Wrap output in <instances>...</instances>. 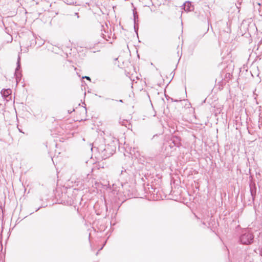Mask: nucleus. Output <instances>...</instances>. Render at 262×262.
Returning <instances> with one entry per match:
<instances>
[{"instance_id": "28", "label": "nucleus", "mask_w": 262, "mask_h": 262, "mask_svg": "<svg viewBox=\"0 0 262 262\" xmlns=\"http://www.w3.org/2000/svg\"><path fill=\"white\" fill-rule=\"evenodd\" d=\"M110 98H105V100H110Z\"/></svg>"}, {"instance_id": "23", "label": "nucleus", "mask_w": 262, "mask_h": 262, "mask_svg": "<svg viewBox=\"0 0 262 262\" xmlns=\"http://www.w3.org/2000/svg\"><path fill=\"white\" fill-rule=\"evenodd\" d=\"M73 111H74V109L73 110V111H68L69 114H71Z\"/></svg>"}, {"instance_id": "32", "label": "nucleus", "mask_w": 262, "mask_h": 262, "mask_svg": "<svg viewBox=\"0 0 262 262\" xmlns=\"http://www.w3.org/2000/svg\"><path fill=\"white\" fill-rule=\"evenodd\" d=\"M210 26H211V29H212V26H211V25H210Z\"/></svg>"}, {"instance_id": "4", "label": "nucleus", "mask_w": 262, "mask_h": 262, "mask_svg": "<svg viewBox=\"0 0 262 262\" xmlns=\"http://www.w3.org/2000/svg\"><path fill=\"white\" fill-rule=\"evenodd\" d=\"M182 9L186 12H191L193 11L194 6L191 2L186 1L182 5Z\"/></svg>"}, {"instance_id": "13", "label": "nucleus", "mask_w": 262, "mask_h": 262, "mask_svg": "<svg viewBox=\"0 0 262 262\" xmlns=\"http://www.w3.org/2000/svg\"><path fill=\"white\" fill-rule=\"evenodd\" d=\"M16 64H17L16 68H17V69H21L20 58L19 56H18V57Z\"/></svg>"}, {"instance_id": "15", "label": "nucleus", "mask_w": 262, "mask_h": 262, "mask_svg": "<svg viewBox=\"0 0 262 262\" xmlns=\"http://www.w3.org/2000/svg\"><path fill=\"white\" fill-rule=\"evenodd\" d=\"M145 159L146 160V162H147V163L149 162L150 161H156L155 158L148 157V158H145Z\"/></svg>"}, {"instance_id": "12", "label": "nucleus", "mask_w": 262, "mask_h": 262, "mask_svg": "<svg viewBox=\"0 0 262 262\" xmlns=\"http://www.w3.org/2000/svg\"><path fill=\"white\" fill-rule=\"evenodd\" d=\"M134 30L136 33L138 35V32L139 30V24L138 23H134Z\"/></svg>"}, {"instance_id": "14", "label": "nucleus", "mask_w": 262, "mask_h": 262, "mask_svg": "<svg viewBox=\"0 0 262 262\" xmlns=\"http://www.w3.org/2000/svg\"><path fill=\"white\" fill-rule=\"evenodd\" d=\"M207 23H208V26H209V18H207ZM209 30V27H208V28L207 29L206 31L203 33V34L201 35L200 36V38H201L202 37H203L205 34H206L207 33V32Z\"/></svg>"}, {"instance_id": "8", "label": "nucleus", "mask_w": 262, "mask_h": 262, "mask_svg": "<svg viewBox=\"0 0 262 262\" xmlns=\"http://www.w3.org/2000/svg\"><path fill=\"white\" fill-rule=\"evenodd\" d=\"M145 190L149 193H152L154 192L155 191L156 188H154L152 186V184L149 185V183L147 184L146 186H145L144 187Z\"/></svg>"}, {"instance_id": "31", "label": "nucleus", "mask_w": 262, "mask_h": 262, "mask_svg": "<svg viewBox=\"0 0 262 262\" xmlns=\"http://www.w3.org/2000/svg\"><path fill=\"white\" fill-rule=\"evenodd\" d=\"M19 131L20 132H21V129H19Z\"/></svg>"}, {"instance_id": "10", "label": "nucleus", "mask_w": 262, "mask_h": 262, "mask_svg": "<svg viewBox=\"0 0 262 262\" xmlns=\"http://www.w3.org/2000/svg\"><path fill=\"white\" fill-rule=\"evenodd\" d=\"M134 23H138V16L136 11L133 12Z\"/></svg>"}, {"instance_id": "3", "label": "nucleus", "mask_w": 262, "mask_h": 262, "mask_svg": "<svg viewBox=\"0 0 262 262\" xmlns=\"http://www.w3.org/2000/svg\"><path fill=\"white\" fill-rule=\"evenodd\" d=\"M169 140L170 141H171V143H172L173 146L180 147L182 145L181 138L179 136L172 135Z\"/></svg>"}, {"instance_id": "2", "label": "nucleus", "mask_w": 262, "mask_h": 262, "mask_svg": "<svg viewBox=\"0 0 262 262\" xmlns=\"http://www.w3.org/2000/svg\"><path fill=\"white\" fill-rule=\"evenodd\" d=\"M254 236L250 229H245L243 231L240 237V241L243 244L249 245L253 242Z\"/></svg>"}, {"instance_id": "24", "label": "nucleus", "mask_w": 262, "mask_h": 262, "mask_svg": "<svg viewBox=\"0 0 262 262\" xmlns=\"http://www.w3.org/2000/svg\"><path fill=\"white\" fill-rule=\"evenodd\" d=\"M260 254L262 256V248L260 249Z\"/></svg>"}, {"instance_id": "6", "label": "nucleus", "mask_w": 262, "mask_h": 262, "mask_svg": "<svg viewBox=\"0 0 262 262\" xmlns=\"http://www.w3.org/2000/svg\"><path fill=\"white\" fill-rule=\"evenodd\" d=\"M249 187H250L251 195L252 196V200L253 201L254 196L256 195V192L255 183L254 181H250V183L249 184Z\"/></svg>"}, {"instance_id": "26", "label": "nucleus", "mask_w": 262, "mask_h": 262, "mask_svg": "<svg viewBox=\"0 0 262 262\" xmlns=\"http://www.w3.org/2000/svg\"><path fill=\"white\" fill-rule=\"evenodd\" d=\"M171 100L172 101H174V102H178V100H173V99L171 98Z\"/></svg>"}, {"instance_id": "5", "label": "nucleus", "mask_w": 262, "mask_h": 262, "mask_svg": "<svg viewBox=\"0 0 262 262\" xmlns=\"http://www.w3.org/2000/svg\"><path fill=\"white\" fill-rule=\"evenodd\" d=\"M1 95L3 98L8 101L11 98V90L10 89H3L1 91Z\"/></svg>"}, {"instance_id": "25", "label": "nucleus", "mask_w": 262, "mask_h": 262, "mask_svg": "<svg viewBox=\"0 0 262 262\" xmlns=\"http://www.w3.org/2000/svg\"><path fill=\"white\" fill-rule=\"evenodd\" d=\"M261 42H262V40H261L258 42V47H259V45H260V43H261Z\"/></svg>"}, {"instance_id": "11", "label": "nucleus", "mask_w": 262, "mask_h": 262, "mask_svg": "<svg viewBox=\"0 0 262 262\" xmlns=\"http://www.w3.org/2000/svg\"><path fill=\"white\" fill-rule=\"evenodd\" d=\"M255 212L257 215H262V206L261 207H258V208L256 209Z\"/></svg>"}, {"instance_id": "30", "label": "nucleus", "mask_w": 262, "mask_h": 262, "mask_svg": "<svg viewBox=\"0 0 262 262\" xmlns=\"http://www.w3.org/2000/svg\"><path fill=\"white\" fill-rule=\"evenodd\" d=\"M155 136H157V134H156L155 135H154L153 137H155Z\"/></svg>"}, {"instance_id": "17", "label": "nucleus", "mask_w": 262, "mask_h": 262, "mask_svg": "<svg viewBox=\"0 0 262 262\" xmlns=\"http://www.w3.org/2000/svg\"><path fill=\"white\" fill-rule=\"evenodd\" d=\"M168 144H169V146L171 149H172L173 148L176 147V146H173V144H172V143H171V141H170V140L168 141ZM174 149L175 150L176 148H174Z\"/></svg>"}, {"instance_id": "29", "label": "nucleus", "mask_w": 262, "mask_h": 262, "mask_svg": "<svg viewBox=\"0 0 262 262\" xmlns=\"http://www.w3.org/2000/svg\"><path fill=\"white\" fill-rule=\"evenodd\" d=\"M101 28H102V29L103 28H104L103 25H101Z\"/></svg>"}, {"instance_id": "27", "label": "nucleus", "mask_w": 262, "mask_h": 262, "mask_svg": "<svg viewBox=\"0 0 262 262\" xmlns=\"http://www.w3.org/2000/svg\"><path fill=\"white\" fill-rule=\"evenodd\" d=\"M119 101L120 102H122V103L123 102V100L122 99L119 100Z\"/></svg>"}, {"instance_id": "19", "label": "nucleus", "mask_w": 262, "mask_h": 262, "mask_svg": "<svg viewBox=\"0 0 262 262\" xmlns=\"http://www.w3.org/2000/svg\"><path fill=\"white\" fill-rule=\"evenodd\" d=\"M83 78H85L86 79L90 80V81L91 80V78L89 76H85L83 77Z\"/></svg>"}, {"instance_id": "7", "label": "nucleus", "mask_w": 262, "mask_h": 262, "mask_svg": "<svg viewBox=\"0 0 262 262\" xmlns=\"http://www.w3.org/2000/svg\"><path fill=\"white\" fill-rule=\"evenodd\" d=\"M14 76L15 77V79L17 82H18V81L20 80L21 78L22 77L21 69H17V68H16L14 73Z\"/></svg>"}, {"instance_id": "20", "label": "nucleus", "mask_w": 262, "mask_h": 262, "mask_svg": "<svg viewBox=\"0 0 262 262\" xmlns=\"http://www.w3.org/2000/svg\"><path fill=\"white\" fill-rule=\"evenodd\" d=\"M126 122H127V121H126V120H123V121H122V123H121V125H125V123ZM120 123H121V122H120Z\"/></svg>"}, {"instance_id": "22", "label": "nucleus", "mask_w": 262, "mask_h": 262, "mask_svg": "<svg viewBox=\"0 0 262 262\" xmlns=\"http://www.w3.org/2000/svg\"><path fill=\"white\" fill-rule=\"evenodd\" d=\"M124 173H126V169H125V170H124ZM121 174H124V173H123V170H122V171H121Z\"/></svg>"}, {"instance_id": "1", "label": "nucleus", "mask_w": 262, "mask_h": 262, "mask_svg": "<svg viewBox=\"0 0 262 262\" xmlns=\"http://www.w3.org/2000/svg\"><path fill=\"white\" fill-rule=\"evenodd\" d=\"M94 148L100 152L102 159L108 158L114 154L116 150V147L113 144H107L99 147L93 146L91 148L92 151H93Z\"/></svg>"}, {"instance_id": "9", "label": "nucleus", "mask_w": 262, "mask_h": 262, "mask_svg": "<svg viewBox=\"0 0 262 262\" xmlns=\"http://www.w3.org/2000/svg\"><path fill=\"white\" fill-rule=\"evenodd\" d=\"M206 15L205 14V13L204 11L202 13H200V14L199 15H198V17L199 18V19H200L202 21H204V20H206Z\"/></svg>"}, {"instance_id": "18", "label": "nucleus", "mask_w": 262, "mask_h": 262, "mask_svg": "<svg viewBox=\"0 0 262 262\" xmlns=\"http://www.w3.org/2000/svg\"><path fill=\"white\" fill-rule=\"evenodd\" d=\"M219 84L221 85H223L226 84L225 80H223V79L221 81H219Z\"/></svg>"}, {"instance_id": "16", "label": "nucleus", "mask_w": 262, "mask_h": 262, "mask_svg": "<svg viewBox=\"0 0 262 262\" xmlns=\"http://www.w3.org/2000/svg\"><path fill=\"white\" fill-rule=\"evenodd\" d=\"M101 36L103 39H104L105 40H106L107 41H108V40H109L108 38H110V36L108 35L107 36L108 38H107L106 35L102 32L101 33Z\"/></svg>"}, {"instance_id": "21", "label": "nucleus", "mask_w": 262, "mask_h": 262, "mask_svg": "<svg viewBox=\"0 0 262 262\" xmlns=\"http://www.w3.org/2000/svg\"><path fill=\"white\" fill-rule=\"evenodd\" d=\"M74 15H75V16H77V18H79V15H78V13L75 12V13H74Z\"/></svg>"}]
</instances>
